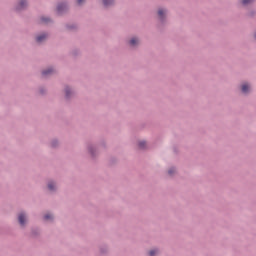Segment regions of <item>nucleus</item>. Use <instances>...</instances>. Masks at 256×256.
<instances>
[{"instance_id": "obj_1", "label": "nucleus", "mask_w": 256, "mask_h": 256, "mask_svg": "<svg viewBox=\"0 0 256 256\" xmlns=\"http://www.w3.org/2000/svg\"><path fill=\"white\" fill-rule=\"evenodd\" d=\"M18 221L20 223V225H25V222L27 221V216H25L24 213H20L18 216Z\"/></svg>"}, {"instance_id": "obj_2", "label": "nucleus", "mask_w": 256, "mask_h": 256, "mask_svg": "<svg viewBox=\"0 0 256 256\" xmlns=\"http://www.w3.org/2000/svg\"><path fill=\"white\" fill-rule=\"evenodd\" d=\"M46 39H47V35L42 34L36 38V41H37V43H43V41H45Z\"/></svg>"}, {"instance_id": "obj_3", "label": "nucleus", "mask_w": 256, "mask_h": 256, "mask_svg": "<svg viewBox=\"0 0 256 256\" xmlns=\"http://www.w3.org/2000/svg\"><path fill=\"white\" fill-rule=\"evenodd\" d=\"M249 89H250L249 84L247 83L242 84V93H249Z\"/></svg>"}, {"instance_id": "obj_4", "label": "nucleus", "mask_w": 256, "mask_h": 256, "mask_svg": "<svg viewBox=\"0 0 256 256\" xmlns=\"http://www.w3.org/2000/svg\"><path fill=\"white\" fill-rule=\"evenodd\" d=\"M25 5H27V1L26 0H21L17 9H23L25 7Z\"/></svg>"}, {"instance_id": "obj_5", "label": "nucleus", "mask_w": 256, "mask_h": 256, "mask_svg": "<svg viewBox=\"0 0 256 256\" xmlns=\"http://www.w3.org/2000/svg\"><path fill=\"white\" fill-rule=\"evenodd\" d=\"M137 43H139V39H137V38H132L130 40V45H132V47H135V45H137Z\"/></svg>"}, {"instance_id": "obj_6", "label": "nucleus", "mask_w": 256, "mask_h": 256, "mask_svg": "<svg viewBox=\"0 0 256 256\" xmlns=\"http://www.w3.org/2000/svg\"><path fill=\"white\" fill-rule=\"evenodd\" d=\"M65 7H67L65 4L58 5V7H57L58 13H61V11H63V9H65Z\"/></svg>"}, {"instance_id": "obj_7", "label": "nucleus", "mask_w": 256, "mask_h": 256, "mask_svg": "<svg viewBox=\"0 0 256 256\" xmlns=\"http://www.w3.org/2000/svg\"><path fill=\"white\" fill-rule=\"evenodd\" d=\"M158 15H159L160 19H163L164 15H165V10L159 9L158 10Z\"/></svg>"}, {"instance_id": "obj_8", "label": "nucleus", "mask_w": 256, "mask_h": 256, "mask_svg": "<svg viewBox=\"0 0 256 256\" xmlns=\"http://www.w3.org/2000/svg\"><path fill=\"white\" fill-rule=\"evenodd\" d=\"M48 189H49L50 191H53V190L55 189V183L50 182V183L48 184Z\"/></svg>"}, {"instance_id": "obj_9", "label": "nucleus", "mask_w": 256, "mask_h": 256, "mask_svg": "<svg viewBox=\"0 0 256 256\" xmlns=\"http://www.w3.org/2000/svg\"><path fill=\"white\" fill-rule=\"evenodd\" d=\"M103 3L105 7H108V5H111L113 3V0H103Z\"/></svg>"}, {"instance_id": "obj_10", "label": "nucleus", "mask_w": 256, "mask_h": 256, "mask_svg": "<svg viewBox=\"0 0 256 256\" xmlns=\"http://www.w3.org/2000/svg\"><path fill=\"white\" fill-rule=\"evenodd\" d=\"M50 73H53V69H48L42 72V75H50Z\"/></svg>"}, {"instance_id": "obj_11", "label": "nucleus", "mask_w": 256, "mask_h": 256, "mask_svg": "<svg viewBox=\"0 0 256 256\" xmlns=\"http://www.w3.org/2000/svg\"><path fill=\"white\" fill-rule=\"evenodd\" d=\"M44 219H45L46 221H49V220L53 219V215H51V214H46V215L44 216Z\"/></svg>"}, {"instance_id": "obj_12", "label": "nucleus", "mask_w": 256, "mask_h": 256, "mask_svg": "<svg viewBox=\"0 0 256 256\" xmlns=\"http://www.w3.org/2000/svg\"><path fill=\"white\" fill-rule=\"evenodd\" d=\"M157 253H158L157 250H151V251L149 252V255H150V256H155V255H157Z\"/></svg>"}, {"instance_id": "obj_13", "label": "nucleus", "mask_w": 256, "mask_h": 256, "mask_svg": "<svg viewBox=\"0 0 256 256\" xmlns=\"http://www.w3.org/2000/svg\"><path fill=\"white\" fill-rule=\"evenodd\" d=\"M253 0H242L243 5H249Z\"/></svg>"}, {"instance_id": "obj_14", "label": "nucleus", "mask_w": 256, "mask_h": 256, "mask_svg": "<svg viewBox=\"0 0 256 256\" xmlns=\"http://www.w3.org/2000/svg\"><path fill=\"white\" fill-rule=\"evenodd\" d=\"M140 149H145V141L139 142Z\"/></svg>"}, {"instance_id": "obj_15", "label": "nucleus", "mask_w": 256, "mask_h": 256, "mask_svg": "<svg viewBox=\"0 0 256 256\" xmlns=\"http://www.w3.org/2000/svg\"><path fill=\"white\" fill-rule=\"evenodd\" d=\"M168 173H169V175H173V173H175V169H170L169 171H168Z\"/></svg>"}, {"instance_id": "obj_16", "label": "nucleus", "mask_w": 256, "mask_h": 256, "mask_svg": "<svg viewBox=\"0 0 256 256\" xmlns=\"http://www.w3.org/2000/svg\"><path fill=\"white\" fill-rule=\"evenodd\" d=\"M84 2L85 0H77L78 5H83Z\"/></svg>"}, {"instance_id": "obj_17", "label": "nucleus", "mask_w": 256, "mask_h": 256, "mask_svg": "<svg viewBox=\"0 0 256 256\" xmlns=\"http://www.w3.org/2000/svg\"><path fill=\"white\" fill-rule=\"evenodd\" d=\"M43 23H47L49 19L42 18Z\"/></svg>"}, {"instance_id": "obj_18", "label": "nucleus", "mask_w": 256, "mask_h": 256, "mask_svg": "<svg viewBox=\"0 0 256 256\" xmlns=\"http://www.w3.org/2000/svg\"><path fill=\"white\" fill-rule=\"evenodd\" d=\"M66 97H69V88L66 89Z\"/></svg>"}]
</instances>
